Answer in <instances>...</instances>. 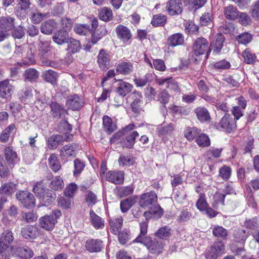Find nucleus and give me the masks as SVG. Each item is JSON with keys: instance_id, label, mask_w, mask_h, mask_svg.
I'll return each instance as SVG.
<instances>
[{"instance_id": "nucleus-57", "label": "nucleus", "mask_w": 259, "mask_h": 259, "mask_svg": "<svg viewBox=\"0 0 259 259\" xmlns=\"http://www.w3.org/2000/svg\"><path fill=\"white\" fill-rule=\"evenodd\" d=\"M55 197L56 194L55 193L51 190L47 189V192L41 198H42V202H44V205H47L53 202Z\"/></svg>"}, {"instance_id": "nucleus-26", "label": "nucleus", "mask_w": 259, "mask_h": 259, "mask_svg": "<svg viewBox=\"0 0 259 259\" xmlns=\"http://www.w3.org/2000/svg\"><path fill=\"white\" fill-rule=\"evenodd\" d=\"M79 149L77 144L73 143L64 146L60 149V155L62 156H72L75 155L76 151Z\"/></svg>"}, {"instance_id": "nucleus-33", "label": "nucleus", "mask_w": 259, "mask_h": 259, "mask_svg": "<svg viewBox=\"0 0 259 259\" xmlns=\"http://www.w3.org/2000/svg\"><path fill=\"white\" fill-rule=\"evenodd\" d=\"M15 19L10 16L0 18V28L5 30H9L14 27Z\"/></svg>"}, {"instance_id": "nucleus-20", "label": "nucleus", "mask_w": 259, "mask_h": 259, "mask_svg": "<svg viewBox=\"0 0 259 259\" xmlns=\"http://www.w3.org/2000/svg\"><path fill=\"white\" fill-rule=\"evenodd\" d=\"M148 225V223L147 221L140 223V233L134 240V242L142 243L143 242H147L146 241L149 240L150 237L146 235L147 233Z\"/></svg>"}, {"instance_id": "nucleus-21", "label": "nucleus", "mask_w": 259, "mask_h": 259, "mask_svg": "<svg viewBox=\"0 0 259 259\" xmlns=\"http://www.w3.org/2000/svg\"><path fill=\"white\" fill-rule=\"evenodd\" d=\"M90 221L96 229H102L104 227V220L97 215L92 209L90 211Z\"/></svg>"}, {"instance_id": "nucleus-6", "label": "nucleus", "mask_w": 259, "mask_h": 259, "mask_svg": "<svg viewBox=\"0 0 259 259\" xmlns=\"http://www.w3.org/2000/svg\"><path fill=\"white\" fill-rule=\"evenodd\" d=\"M157 197L156 193L150 191L141 195L139 200L140 206L143 208L150 207L152 205L157 201Z\"/></svg>"}, {"instance_id": "nucleus-40", "label": "nucleus", "mask_w": 259, "mask_h": 259, "mask_svg": "<svg viewBox=\"0 0 259 259\" xmlns=\"http://www.w3.org/2000/svg\"><path fill=\"white\" fill-rule=\"evenodd\" d=\"M212 232L214 236L223 239H226L228 235L227 230L219 225L213 227Z\"/></svg>"}, {"instance_id": "nucleus-24", "label": "nucleus", "mask_w": 259, "mask_h": 259, "mask_svg": "<svg viewBox=\"0 0 259 259\" xmlns=\"http://www.w3.org/2000/svg\"><path fill=\"white\" fill-rule=\"evenodd\" d=\"M33 88L31 86L26 87L19 93V98L21 102L28 103L31 101L32 99Z\"/></svg>"}, {"instance_id": "nucleus-44", "label": "nucleus", "mask_w": 259, "mask_h": 259, "mask_svg": "<svg viewBox=\"0 0 259 259\" xmlns=\"http://www.w3.org/2000/svg\"><path fill=\"white\" fill-rule=\"evenodd\" d=\"M136 201L135 197H130L120 202V206L122 212L127 211Z\"/></svg>"}, {"instance_id": "nucleus-5", "label": "nucleus", "mask_w": 259, "mask_h": 259, "mask_svg": "<svg viewBox=\"0 0 259 259\" xmlns=\"http://www.w3.org/2000/svg\"><path fill=\"white\" fill-rule=\"evenodd\" d=\"M17 199L25 207H31L34 206L35 199L33 195L29 192L20 191L16 193Z\"/></svg>"}, {"instance_id": "nucleus-14", "label": "nucleus", "mask_w": 259, "mask_h": 259, "mask_svg": "<svg viewBox=\"0 0 259 259\" xmlns=\"http://www.w3.org/2000/svg\"><path fill=\"white\" fill-rule=\"evenodd\" d=\"M21 234L26 239L36 238L39 234L38 228L33 225H27L21 229Z\"/></svg>"}, {"instance_id": "nucleus-45", "label": "nucleus", "mask_w": 259, "mask_h": 259, "mask_svg": "<svg viewBox=\"0 0 259 259\" xmlns=\"http://www.w3.org/2000/svg\"><path fill=\"white\" fill-rule=\"evenodd\" d=\"M99 16L101 20L108 21L112 18V11L110 8L105 7L101 9Z\"/></svg>"}, {"instance_id": "nucleus-38", "label": "nucleus", "mask_w": 259, "mask_h": 259, "mask_svg": "<svg viewBox=\"0 0 259 259\" xmlns=\"http://www.w3.org/2000/svg\"><path fill=\"white\" fill-rule=\"evenodd\" d=\"M132 95H134L137 98L135 99L131 103V108L133 112L138 113L140 112L141 110L142 102L141 98L142 97L141 96V93H140L139 92H134Z\"/></svg>"}, {"instance_id": "nucleus-9", "label": "nucleus", "mask_w": 259, "mask_h": 259, "mask_svg": "<svg viewBox=\"0 0 259 259\" xmlns=\"http://www.w3.org/2000/svg\"><path fill=\"white\" fill-rule=\"evenodd\" d=\"M156 82L159 85H164L170 90L178 93L180 92V88L178 82L172 77H159L156 79Z\"/></svg>"}, {"instance_id": "nucleus-39", "label": "nucleus", "mask_w": 259, "mask_h": 259, "mask_svg": "<svg viewBox=\"0 0 259 259\" xmlns=\"http://www.w3.org/2000/svg\"><path fill=\"white\" fill-rule=\"evenodd\" d=\"M64 186L63 180L60 176H57L53 178L50 185V187L55 191L61 190Z\"/></svg>"}, {"instance_id": "nucleus-7", "label": "nucleus", "mask_w": 259, "mask_h": 259, "mask_svg": "<svg viewBox=\"0 0 259 259\" xmlns=\"http://www.w3.org/2000/svg\"><path fill=\"white\" fill-rule=\"evenodd\" d=\"M115 31L118 38L123 45H127L130 44L132 34L131 30L127 27L122 25H118L116 28Z\"/></svg>"}, {"instance_id": "nucleus-32", "label": "nucleus", "mask_w": 259, "mask_h": 259, "mask_svg": "<svg viewBox=\"0 0 259 259\" xmlns=\"http://www.w3.org/2000/svg\"><path fill=\"white\" fill-rule=\"evenodd\" d=\"M103 124L104 130L109 134H111L117 128L116 125L113 122L111 118L107 115L103 116Z\"/></svg>"}, {"instance_id": "nucleus-62", "label": "nucleus", "mask_w": 259, "mask_h": 259, "mask_svg": "<svg viewBox=\"0 0 259 259\" xmlns=\"http://www.w3.org/2000/svg\"><path fill=\"white\" fill-rule=\"evenodd\" d=\"M237 40L239 44L246 45L252 40V35L248 32H244L237 36Z\"/></svg>"}, {"instance_id": "nucleus-27", "label": "nucleus", "mask_w": 259, "mask_h": 259, "mask_svg": "<svg viewBox=\"0 0 259 259\" xmlns=\"http://www.w3.org/2000/svg\"><path fill=\"white\" fill-rule=\"evenodd\" d=\"M133 88V85L128 82L120 80L116 91L120 96L123 98L132 91Z\"/></svg>"}, {"instance_id": "nucleus-29", "label": "nucleus", "mask_w": 259, "mask_h": 259, "mask_svg": "<svg viewBox=\"0 0 259 259\" xmlns=\"http://www.w3.org/2000/svg\"><path fill=\"white\" fill-rule=\"evenodd\" d=\"M50 108L51 114L54 118H60L67 113V111L63 107L56 102H52L50 104Z\"/></svg>"}, {"instance_id": "nucleus-64", "label": "nucleus", "mask_w": 259, "mask_h": 259, "mask_svg": "<svg viewBox=\"0 0 259 259\" xmlns=\"http://www.w3.org/2000/svg\"><path fill=\"white\" fill-rule=\"evenodd\" d=\"M77 189V185L74 183H71L66 187L64 192V195L69 198L72 197Z\"/></svg>"}, {"instance_id": "nucleus-4", "label": "nucleus", "mask_w": 259, "mask_h": 259, "mask_svg": "<svg viewBox=\"0 0 259 259\" xmlns=\"http://www.w3.org/2000/svg\"><path fill=\"white\" fill-rule=\"evenodd\" d=\"M12 255L9 259H12L13 257L16 259H28L32 257L33 255V251L27 246L24 247H15L11 249Z\"/></svg>"}, {"instance_id": "nucleus-63", "label": "nucleus", "mask_w": 259, "mask_h": 259, "mask_svg": "<svg viewBox=\"0 0 259 259\" xmlns=\"http://www.w3.org/2000/svg\"><path fill=\"white\" fill-rule=\"evenodd\" d=\"M150 75H151L150 74L147 73L143 77L135 78L134 80V81L137 87H144L146 85V84L147 83L150 77Z\"/></svg>"}, {"instance_id": "nucleus-11", "label": "nucleus", "mask_w": 259, "mask_h": 259, "mask_svg": "<svg viewBox=\"0 0 259 259\" xmlns=\"http://www.w3.org/2000/svg\"><path fill=\"white\" fill-rule=\"evenodd\" d=\"M57 223L56 218L54 215H46L39 219L40 227L47 231H52Z\"/></svg>"}, {"instance_id": "nucleus-35", "label": "nucleus", "mask_w": 259, "mask_h": 259, "mask_svg": "<svg viewBox=\"0 0 259 259\" xmlns=\"http://www.w3.org/2000/svg\"><path fill=\"white\" fill-rule=\"evenodd\" d=\"M122 223L123 219L121 217L116 219H111L109 224L111 232L114 234H117L121 228Z\"/></svg>"}, {"instance_id": "nucleus-8", "label": "nucleus", "mask_w": 259, "mask_h": 259, "mask_svg": "<svg viewBox=\"0 0 259 259\" xmlns=\"http://www.w3.org/2000/svg\"><path fill=\"white\" fill-rule=\"evenodd\" d=\"M110 61V54L104 49L101 50L97 57V63L100 69L103 70H107L109 67Z\"/></svg>"}, {"instance_id": "nucleus-52", "label": "nucleus", "mask_w": 259, "mask_h": 259, "mask_svg": "<svg viewBox=\"0 0 259 259\" xmlns=\"http://www.w3.org/2000/svg\"><path fill=\"white\" fill-rule=\"evenodd\" d=\"M138 136L139 134L136 131H133L127 135L124 146L127 148H133L135 143V139Z\"/></svg>"}, {"instance_id": "nucleus-36", "label": "nucleus", "mask_w": 259, "mask_h": 259, "mask_svg": "<svg viewBox=\"0 0 259 259\" xmlns=\"http://www.w3.org/2000/svg\"><path fill=\"white\" fill-rule=\"evenodd\" d=\"M58 76L57 73L52 70L45 71L42 75L45 80L52 84L56 83Z\"/></svg>"}, {"instance_id": "nucleus-61", "label": "nucleus", "mask_w": 259, "mask_h": 259, "mask_svg": "<svg viewBox=\"0 0 259 259\" xmlns=\"http://www.w3.org/2000/svg\"><path fill=\"white\" fill-rule=\"evenodd\" d=\"M175 126L172 123L159 128V134L163 136H171L173 134Z\"/></svg>"}, {"instance_id": "nucleus-25", "label": "nucleus", "mask_w": 259, "mask_h": 259, "mask_svg": "<svg viewBox=\"0 0 259 259\" xmlns=\"http://www.w3.org/2000/svg\"><path fill=\"white\" fill-rule=\"evenodd\" d=\"M57 25L53 19H49L43 22L40 26V31L43 34L50 35L57 28Z\"/></svg>"}, {"instance_id": "nucleus-46", "label": "nucleus", "mask_w": 259, "mask_h": 259, "mask_svg": "<svg viewBox=\"0 0 259 259\" xmlns=\"http://www.w3.org/2000/svg\"><path fill=\"white\" fill-rule=\"evenodd\" d=\"M170 235L171 229L167 226H164L159 229L155 233V236L159 238L164 240H166L168 238H169Z\"/></svg>"}, {"instance_id": "nucleus-53", "label": "nucleus", "mask_w": 259, "mask_h": 259, "mask_svg": "<svg viewBox=\"0 0 259 259\" xmlns=\"http://www.w3.org/2000/svg\"><path fill=\"white\" fill-rule=\"evenodd\" d=\"M106 33V29L104 27H101L96 31H94L91 38V42L93 44H95L99 40L103 35Z\"/></svg>"}, {"instance_id": "nucleus-51", "label": "nucleus", "mask_w": 259, "mask_h": 259, "mask_svg": "<svg viewBox=\"0 0 259 259\" xmlns=\"http://www.w3.org/2000/svg\"><path fill=\"white\" fill-rule=\"evenodd\" d=\"M196 142L200 147H208L210 144L209 137L204 134H201L196 139Z\"/></svg>"}, {"instance_id": "nucleus-28", "label": "nucleus", "mask_w": 259, "mask_h": 259, "mask_svg": "<svg viewBox=\"0 0 259 259\" xmlns=\"http://www.w3.org/2000/svg\"><path fill=\"white\" fill-rule=\"evenodd\" d=\"M225 37L223 35L218 34L216 35L214 41L210 45L209 48L210 51L212 50L213 53H219L223 46Z\"/></svg>"}, {"instance_id": "nucleus-58", "label": "nucleus", "mask_w": 259, "mask_h": 259, "mask_svg": "<svg viewBox=\"0 0 259 259\" xmlns=\"http://www.w3.org/2000/svg\"><path fill=\"white\" fill-rule=\"evenodd\" d=\"M186 197V194L184 188L176 189L174 191V198L179 203H182Z\"/></svg>"}, {"instance_id": "nucleus-54", "label": "nucleus", "mask_w": 259, "mask_h": 259, "mask_svg": "<svg viewBox=\"0 0 259 259\" xmlns=\"http://www.w3.org/2000/svg\"><path fill=\"white\" fill-rule=\"evenodd\" d=\"M166 18L161 14L154 15L151 21V24L155 26H162L166 22Z\"/></svg>"}, {"instance_id": "nucleus-17", "label": "nucleus", "mask_w": 259, "mask_h": 259, "mask_svg": "<svg viewBox=\"0 0 259 259\" xmlns=\"http://www.w3.org/2000/svg\"><path fill=\"white\" fill-rule=\"evenodd\" d=\"M5 157L9 166L13 167L19 160L17 154L12 147H8L5 150Z\"/></svg>"}, {"instance_id": "nucleus-1", "label": "nucleus", "mask_w": 259, "mask_h": 259, "mask_svg": "<svg viewBox=\"0 0 259 259\" xmlns=\"http://www.w3.org/2000/svg\"><path fill=\"white\" fill-rule=\"evenodd\" d=\"M225 245L222 241H218L213 243L205 252L206 259H217L225 253Z\"/></svg>"}, {"instance_id": "nucleus-15", "label": "nucleus", "mask_w": 259, "mask_h": 259, "mask_svg": "<svg viewBox=\"0 0 259 259\" xmlns=\"http://www.w3.org/2000/svg\"><path fill=\"white\" fill-rule=\"evenodd\" d=\"M103 246V242L100 239H90L87 241L85 244L86 249L91 252L101 251Z\"/></svg>"}, {"instance_id": "nucleus-19", "label": "nucleus", "mask_w": 259, "mask_h": 259, "mask_svg": "<svg viewBox=\"0 0 259 259\" xmlns=\"http://www.w3.org/2000/svg\"><path fill=\"white\" fill-rule=\"evenodd\" d=\"M167 10L170 15H178L182 11V5L179 0H170L167 4Z\"/></svg>"}, {"instance_id": "nucleus-13", "label": "nucleus", "mask_w": 259, "mask_h": 259, "mask_svg": "<svg viewBox=\"0 0 259 259\" xmlns=\"http://www.w3.org/2000/svg\"><path fill=\"white\" fill-rule=\"evenodd\" d=\"M14 88L6 79L0 81V98L9 99L13 92Z\"/></svg>"}, {"instance_id": "nucleus-42", "label": "nucleus", "mask_w": 259, "mask_h": 259, "mask_svg": "<svg viewBox=\"0 0 259 259\" xmlns=\"http://www.w3.org/2000/svg\"><path fill=\"white\" fill-rule=\"evenodd\" d=\"M50 16L49 13H41L39 12L36 11L31 13L30 18L33 23L38 24L44 19L48 18Z\"/></svg>"}, {"instance_id": "nucleus-18", "label": "nucleus", "mask_w": 259, "mask_h": 259, "mask_svg": "<svg viewBox=\"0 0 259 259\" xmlns=\"http://www.w3.org/2000/svg\"><path fill=\"white\" fill-rule=\"evenodd\" d=\"M52 38L57 44L62 45L68 42L69 39V34L66 30L59 29L55 33Z\"/></svg>"}, {"instance_id": "nucleus-48", "label": "nucleus", "mask_w": 259, "mask_h": 259, "mask_svg": "<svg viewBox=\"0 0 259 259\" xmlns=\"http://www.w3.org/2000/svg\"><path fill=\"white\" fill-rule=\"evenodd\" d=\"M38 72L32 68L26 70L24 74L25 79L30 82L35 81L38 78Z\"/></svg>"}, {"instance_id": "nucleus-47", "label": "nucleus", "mask_w": 259, "mask_h": 259, "mask_svg": "<svg viewBox=\"0 0 259 259\" xmlns=\"http://www.w3.org/2000/svg\"><path fill=\"white\" fill-rule=\"evenodd\" d=\"M48 164L51 169L55 172L58 171L61 168V164L56 155L54 154H51L50 156Z\"/></svg>"}, {"instance_id": "nucleus-23", "label": "nucleus", "mask_w": 259, "mask_h": 259, "mask_svg": "<svg viewBox=\"0 0 259 259\" xmlns=\"http://www.w3.org/2000/svg\"><path fill=\"white\" fill-rule=\"evenodd\" d=\"M223 14L229 20H235L238 16L239 12L235 6L230 5L224 8Z\"/></svg>"}, {"instance_id": "nucleus-43", "label": "nucleus", "mask_w": 259, "mask_h": 259, "mask_svg": "<svg viewBox=\"0 0 259 259\" xmlns=\"http://www.w3.org/2000/svg\"><path fill=\"white\" fill-rule=\"evenodd\" d=\"M16 190V185L13 183H8L1 186L0 188V195L3 194L10 195L14 193Z\"/></svg>"}, {"instance_id": "nucleus-31", "label": "nucleus", "mask_w": 259, "mask_h": 259, "mask_svg": "<svg viewBox=\"0 0 259 259\" xmlns=\"http://www.w3.org/2000/svg\"><path fill=\"white\" fill-rule=\"evenodd\" d=\"M133 70L132 65L128 62H122L116 66V71L117 72L123 74L127 75L130 74Z\"/></svg>"}, {"instance_id": "nucleus-60", "label": "nucleus", "mask_w": 259, "mask_h": 259, "mask_svg": "<svg viewBox=\"0 0 259 259\" xmlns=\"http://www.w3.org/2000/svg\"><path fill=\"white\" fill-rule=\"evenodd\" d=\"M196 207L200 211H204L208 207V204L205 198V194L200 193L199 198L196 202Z\"/></svg>"}, {"instance_id": "nucleus-22", "label": "nucleus", "mask_w": 259, "mask_h": 259, "mask_svg": "<svg viewBox=\"0 0 259 259\" xmlns=\"http://www.w3.org/2000/svg\"><path fill=\"white\" fill-rule=\"evenodd\" d=\"M68 140H69V137L67 134L65 137L60 135H53L48 140L49 147L52 149H56L63 141Z\"/></svg>"}, {"instance_id": "nucleus-30", "label": "nucleus", "mask_w": 259, "mask_h": 259, "mask_svg": "<svg viewBox=\"0 0 259 259\" xmlns=\"http://www.w3.org/2000/svg\"><path fill=\"white\" fill-rule=\"evenodd\" d=\"M184 42V36L180 33H177L171 35L167 39L169 46L175 47L182 45Z\"/></svg>"}, {"instance_id": "nucleus-37", "label": "nucleus", "mask_w": 259, "mask_h": 259, "mask_svg": "<svg viewBox=\"0 0 259 259\" xmlns=\"http://www.w3.org/2000/svg\"><path fill=\"white\" fill-rule=\"evenodd\" d=\"M68 48L67 49L68 52L74 54L79 51L81 47L80 42L73 38H69L68 41Z\"/></svg>"}, {"instance_id": "nucleus-16", "label": "nucleus", "mask_w": 259, "mask_h": 259, "mask_svg": "<svg viewBox=\"0 0 259 259\" xmlns=\"http://www.w3.org/2000/svg\"><path fill=\"white\" fill-rule=\"evenodd\" d=\"M106 178L112 183L120 184L124 181V173L122 171H109L107 173Z\"/></svg>"}, {"instance_id": "nucleus-12", "label": "nucleus", "mask_w": 259, "mask_h": 259, "mask_svg": "<svg viewBox=\"0 0 259 259\" xmlns=\"http://www.w3.org/2000/svg\"><path fill=\"white\" fill-rule=\"evenodd\" d=\"M147 242H143L141 244L147 247L149 251L153 254H159L163 250V245L162 241L156 240H152L151 237Z\"/></svg>"}, {"instance_id": "nucleus-55", "label": "nucleus", "mask_w": 259, "mask_h": 259, "mask_svg": "<svg viewBox=\"0 0 259 259\" xmlns=\"http://www.w3.org/2000/svg\"><path fill=\"white\" fill-rule=\"evenodd\" d=\"M200 132V131L196 127H188L184 131V136L188 140H192L196 137Z\"/></svg>"}, {"instance_id": "nucleus-10", "label": "nucleus", "mask_w": 259, "mask_h": 259, "mask_svg": "<svg viewBox=\"0 0 259 259\" xmlns=\"http://www.w3.org/2000/svg\"><path fill=\"white\" fill-rule=\"evenodd\" d=\"M66 104L68 108L75 111L80 109L83 106L84 101L81 97L73 95L68 97Z\"/></svg>"}, {"instance_id": "nucleus-41", "label": "nucleus", "mask_w": 259, "mask_h": 259, "mask_svg": "<svg viewBox=\"0 0 259 259\" xmlns=\"http://www.w3.org/2000/svg\"><path fill=\"white\" fill-rule=\"evenodd\" d=\"M29 7L30 5L17 4L15 8V13L20 18L25 19L27 15V10Z\"/></svg>"}, {"instance_id": "nucleus-59", "label": "nucleus", "mask_w": 259, "mask_h": 259, "mask_svg": "<svg viewBox=\"0 0 259 259\" xmlns=\"http://www.w3.org/2000/svg\"><path fill=\"white\" fill-rule=\"evenodd\" d=\"M237 18L239 19V22L243 26H247L251 24V19L246 13L239 12Z\"/></svg>"}, {"instance_id": "nucleus-34", "label": "nucleus", "mask_w": 259, "mask_h": 259, "mask_svg": "<svg viewBox=\"0 0 259 259\" xmlns=\"http://www.w3.org/2000/svg\"><path fill=\"white\" fill-rule=\"evenodd\" d=\"M195 113L199 120L202 122L208 121L210 119L209 113L207 109L203 107H197L195 110Z\"/></svg>"}, {"instance_id": "nucleus-49", "label": "nucleus", "mask_w": 259, "mask_h": 259, "mask_svg": "<svg viewBox=\"0 0 259 259\" xmlns=\"http://www.w3.org/2000/svg\"><path fill=\"white\" fill-rule=\"evenodd\" d=\"M14 238L11 232L6 231L4 232L0 238V244L3 246H7L13 241Z\"/></svg>"}, {"instance_id": "nucleus-56", "label": "nucleus", "mask_w": 259, "mask_h": 259, "mask_svg": "<svg viewBox=\"0 0 259 259\" xmlns=\"http://www.w3.org/2000/svg\"><path fill=\"white\" fill-rule=\"evenodd\" d=\"M242 56L244 58L245 62L247 64L253 63L255 61L256 58L255 54L252 53L249 48L246 49L242 52Z\"/></svg>"}, {"instance_id": "nucleus-2", "label": "nucleus", "mask_w": 259, "mask_h": 259, "mask_svg": "<svg viewBox=\"0 0 259 259\" xmlns=\"http://www.w3.org/2000/svg\"><path fill=\"white\" fill-rule=\"evenodd\" d=\"M218 128L228 133L233 132L236 128L235 120L229 114H225L218 123Z\"/></svg>"}, {"instance_id": "nucleus-50", "label": "nucleus", "mask_w": 259, "mask_h": 259, "mask_svg": "<svg viewBox=\"0 0 259 259\" xmlns=\"http://www.w3.org/2000/svg\"><path fill=\"white\" fill-rule=\"evenodd\" d=\"M233 237L234 241L243 243L247 238V235L245 230L238 229L234 231Z\"/></svg>"}, {"instance_id": "nucleus-3", "label": "nucleus", "mask_w": 259, "mask_h": 259, "mask_svg": "<svg viewBox=\"0 0 259 259\" xmlns=\"http://www.w3.org/2000/svg\"><path fill=\"white\" fill-rule=\"evenodd\" d=\"M210 52L208 41L205 38L200 37L196 39L193 45V56H198L206 52L207 57Z\"/></svg>"}]
</instances>
